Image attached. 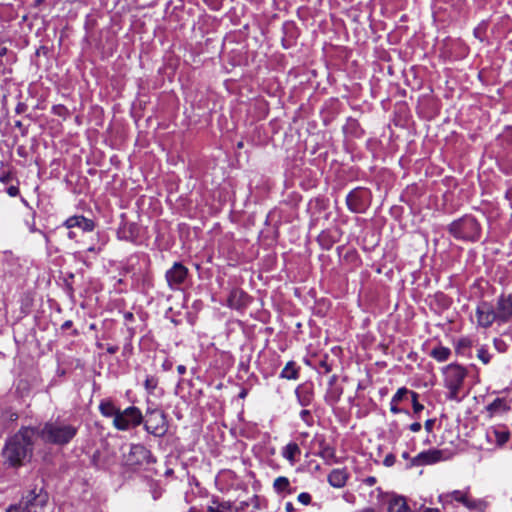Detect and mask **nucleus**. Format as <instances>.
Wrapping results in <instances>:
<instances>
[{
  "mask_svg": "<svg viewBox=\"0 0 512 512\" xmlns=\"http://www.w3.org/2000/svg\"><path fill=\"white\" fill-rule=\"evenodd\" d=\"M471 495L469 490H454L452 492L444 493L439 496L440 501L445 504H450L453 501L462 504L466 507Z\"/></svg>",
  "mask_w": 512,
  "mask_h": 512,
  "instance_id": "17",
  "label": "nucleus"
},
{
  "mask_svg": "<svg viewBox=\"0 0 512 512\" xmlns=\"http://www.w3.org/2000/svg\"><path fill=\"white\" fill-rule=\"evenodd\" d=\"M35 429L37 437L44 442L60 446L68 444L78 432V427L62 420L46 422Z\"/></svg>",
  "mask_w": 512,
  "mask_h": 512,
  "instance_id": "2",
  "label": "nucleus"
},
{
  "mask_svg": "<svg viewBox=\"0 0 512 512\" xmlns=\"http://www.w3.org/2000/svg\"><path fill=\"white\" fill-rule=\"evenodd\" d=\"M48 493L43 487H34L27 491L19 504L28 512H44L48 505Z\"/></svg>",
  "mask_w": 512,
  "mask_h": 512,
  "instance_id": "4",
  "label": "nucleus"
},
{
  "mask_svg": "<svg viewBox=\"0 0 512 512\" xmlns=\"http://www.w3.org/2000/svg\"><path fill=\"white\" fill-rule=\"evenodd\" d=\"M107 351L110 353V354H114L116 351H117V348L116 347H109L107 349Z\"/></svg>",
  "mask_w": 512,
  "mask_h": 512,
  "instance_id": "52",
  "label": "nucleus"
},
{
  "mask_svg": "<svg viewBox=\"0 0 512 512\" xmlns=\"http://www.w3.org/2000/svg\"><path fill=\"white\" fill-rule=\"evenodd\" d=\"M88 251H90V252H94V251H95V248H94V247H90V248H88Z\"/></svg>",
  "mask_w": 512,
  "mask_h": 512,
  "instance_id": "60",
  "label": "nucleus"
},
{
  "mask_svg": "<svg viewBox=\"0 0 512 512\" xmlns=\"http://www.w3.org/2000/svg\"><path fill=\"white\" fill-rule=\"evenodd\" d=\"M30 231H31V232H36V231H37V229L35 228V226H34V225H32V226L30 227Z\"/></svg>",
  "mask_w": 512,
  "mask_h": 512,
  "instance_id": "56",
  "label": "nucleus"
},
{
  "mask_svg": "<svg viewBox=\"0 0 512 512\" xmlns=\"http://www.w3.org/2000/svg\"><path fill=\"white\" fill-rule=\"evenodd\" d=\"M466 508L470 511L484 512L487 508V502L483 499H476L471 496Z\"/></svg>",
  "mask_w": 512,
  "mask_h": 512,
  "instance_id": "28",
  "label": "nucleus"
},
{
  "mask_svg": "<svg viewBox=\"0 0 512 512\" xmlns=\"http://www.w3.org/2000/svg\"><path fill=\"white\" fill-rule=\"evenodd\" d=\"M394 461H395L394 456L390 454L385 457L384 464L389 467L394 464Z\"/></svg>",
  "mask_w": 512,
  "mask_h": 512,
  "instance_id": "44",
  "label": "nucleus"
},
{
  "mask_svg": "<svg viewBox=\"0 0 512 512\" xmlns=\"http://www.w3.org/2000/svg\"><path fill=\"white\" fill-rule=\"evenodd\" d=\"M245 394H246L245 392H242V393L240 394V396H241V397H244V396H245Z\"/></svg>",
  "mask_w": 512,
  "mask_h": 512,
  "instance_id": "62",
  "label": "nucleus"
},
{
  "mask_svg": "<svg viewBox=\"0 0 512 512\" xmlns=\"http://www.w3.org/2000/svg\"><path fill=\"white\" fill-rule=\"evenodd\" d=\"M63 226L67 229L79 228L83 232H92L95 229V222L83 215H73L64 221Z\"/></svg>",
  "mask_w": 512,
  "mask_h": 512,
  "instance_id": "15",
  "label": "nucleus"
},
{
  "mask_svg": "<svg viewBox=\"0 0 512 512\" xmlns=\"http://www.w3.org/2000/svg\"><path fill=\"white\" fill-rule=\"evenodd\" d=\"M21 201L23 202L24 205L28 206V202L24 198H22Z\"/></svg>",
  "mask_w": 512,
  "mask_h": 512,
  "instance_id": "58",
  "label": "nucleus"
},
{
  "mask_svg": "<svg viewBox=\"0 0 512 512\" xmlns=\"http://www.w3.org/2000/svg\"><path fill=\"white\" fill-rule=\"evenodd\" d=\"M16 126L20 127V126H21V122H20V121H17V122H16Z\"/></svg>",
  "mask_w": 512,
  "mask_h": 512,
  "instance_id": "61",
  "label": "nucleus"
},
{
  "mask_svg": "<svg viewBox=\"0 0 512 512\" xmlns=\"http://www.w3.org/2000/svg\"><path fill=\"white\" fill-rule=\"evenodd\" d=\"M6 192L11 197H16L19 195V188L16 185H11L6 189Z\"/></svg>",
  "mask_w": 512,
  "mask_h": 512,
  "instance_id": "39",
  "label": "nucleus"
},
{
  "mask_svg": "<svg viewBox=\"0 0 512 512\" xmlns=\"http://www.w3.org/2000/svg\"><path fill=\"white\" fill-rule=\"evenodd\" d=\"M475 316L477 320V326L481 328H489L493 323H498V317L495 313L494 305L488 301H481L478 303Z\"/></svg>",
  "mask_w": 512,
  "mask_h": 512,
  "instance_id": "9",
  "label": "nucleus"
},
{
  "mask_svg": "<svg viewBox=\"0 0 512 512\" xmlns=\"http://www.w3.org/2000/svg\"><path fill=\"white\" fill-rule=\"evenodd\" d=\"M498 324L508 323L512 319V294H501L494 306Z\"/></svg>",
  "mask_w": 512,
  "mask_h": 512,
  "instance_id": "13",
  "label": "nucleus"
},
{
  "mask_svg": "<svg viewBox=\"0 0 512 512\" xmlns=\"http://www.w3.org/2000/svg\"><path fill=\"white\" fill-rule=\"evenodd\" d=\"M472 344H473L472 339H470L469 337H462L457 341L456 350L464 351V350L470 348L472 346Z\"/></svg>",
  "mask_w": 512,
  "mask_h": 512,
  "instance_id": "34",
  "label": "nucleus"
},
{
  "mask_svg": "<svg viewBox=\"0 0 512 512\" xmlns=\"http://www.w3.org/2000/svg\"><path fill=\"white\" fill-rule=\"evenodd\" d=\"M337 381V376L336 375H332L329 379V386L330 387H334L335 383Z\"/></svg>",
  "mask_w": 512,
  "mask_h": 512,
  "instance_id": "48",
  "label": "nucleus"
},
{
  "mask_svg": "<svg viewBox=\"0 0 512 512\" xmlns=\"http://www.w3.org/2000/svg\"><path fill=\"white\" fill-rule=\"evenodd\" d=\"M429 355L438 362H445L451 356V350L448 347L438 345L431 350Z\"/></svg>",
  "mask_w": 512,
  "mask_h": 512,
  "instance_id": "24",
  "label": "nucleus"
},
{
  "mask_svg": "<svg viewBox=\"0 0 512 512\" xmlns=\"http://www.w3.org/2000/svg\"><path fill=\"white\" fill-rule=\"evenodd\" d=\"M402 457H403L404 459H410V456H409V453H408V452H403V453H402Z\"/></svg>",
  "mask_w": 512,
  "mask_h": 512,
  "instance_id": "54",
  "label": "nucleus"
},
{
  "mask_svg": "<svg viewBox=\"0 0 512 512\" xmlns=\"http://www.w3.org/2000/svg\"><path fill=\"white\" fill-rule=\"evenodd\" d=\"M151 458V452L142 444H131L129 452L124 454V462L130 467L149 463Z\"/></svg>",
  "mask_w": 512,
  "mask_h": 512,
  "instance_id": "10",
  "label": "nucleus"
},
{
  "mask_svg": "<svg viewBox=\"0 0 512 512\" xmlns=\"http://www.w3.org/2000/svg\"><path fill=\"white\" fill-rule=\"evenodd\" d=\"M72 326V321H65L62 325V329H69Z\"/></svg>",
  "mask_w": 512,
  "mask_h": 512,
  "instance_id": "50",
  "label": "nucleus"
},
{
  "mask_svg": "<svg viewBox=\"0 0 512 512\" xmlns=\"http://www.w3.org/2000/svg\"><path fill=\"white\" fill-rule=\"evenodd\" d=\"M320 365L325 370L326 373H329L331 371V366L327 362L322 361Z\"/></svg>",
  "mask_w": 512,
  "mask_h": 512,
  "instance_id": "45",
  "label": "nucleus"
},
{
  "mask_svg": "<svg viewBox=\"0 0 512 512\" xmlns=\"http://www.w3.org/2000/svg\"><path fill=\"white\" fill-rule=\"evenodd\" d=\"M285 509H286L287 512H292L294 510L293 504L290 503V502L286 503Z\"/></svg>",
  "mask_w": 512,
  "mask_h": 512,
  "instance_id": "51",
  "label": "nucleus"
},
{
  "mask_svg": "<svg viewBox=\"0 0 512 512\" xmlns=\"http://www.w3.org/2000/svg\"><path fill=\"white\" fill-rule=\"evenodd\" d=\"M9 180H10V175L9 174H5V175L0 176V181L3 182V183H7Z\"/></svg>",
  "mask_w": 512,
  "mask_h": 512,
  "instance_id": "49",
  "label": "nucleus"
},
{
  "mask_svg": "<svg viewBox=\"0 0 512 512\" xmlns=\"http://www.w3.org/2000/svg\"><path fill=\"white\" fill-rule=\"evenodd\" d=\"M376 482H377V479L374 476H368L363 479V483L368 487L374 486L376 484Z\"/></svg>",
  "mask_w": 512,
  "mask_h": 512,
  "instance_id": "42",
  "label": "nucleus"
},
{
  "mask_svg": "<svg viewBox=\"0 0 512 512\" xmlns=\"http://www.w3.org/2000/svg\"><path fill=\"white\" fill-rule=\"evenodd\" d=\"M273 489L276 493L290 492V481L287 477L279 476L273 482Z\"/></svg>",
  "mask_w": 512,
  "mask_h": 512,
  "instance_id": "27",
  "label": "nucleus"
},
{
  "mask_svg": "<svg viewBox=\"0 0 512 512\" xmlns=\"http://www.w3.org/2000/svg\"><path fill=\"white\" fill-rule=\"evenodd\" d=\"M301 453V450L297 443L290 442L288 443L281 452V455L283 458L289 461L291 465H294L297 461V456H299Z\"/></svg>",
  "mask_w": 512,
  "mask_h": 512,
  "instance_id": "21",
  "label": "nucleus"
},
{
  "mask_svg": "<svg viewBox=\"0 0 512 512\" xmlns=\"http://www.w3.org/2000/svg\"><path fill=\"white\" fill-rule=\"evenodd\" d=\"M21 201L23 202L24 205L28 206V202L24 198H22Z\"/></svg>",
  "mask_w": 512,
  "mask_h": 512,
  "instance_id": "57",
  "label": "nucleus"
},
{
  "mask_svg": "<svg viewBox=\"0 0 512 512\" xmlns=\"http://www.w3.org/2000/svg\"><path fill=\"white\" fill-rule=\"evenodd\" d=\"M300 418L309 426L312 425L313 423V417L311 415V412L307 409H303L300 412Z\"/></svg>",
  "mask_w": 512,
  "mask_h": 512,
  "instance_id": "36",
  "label": "nucleus"
},
{
  "mask_svg": "<svg viewBox=\"0 0 512 512\" xmlns=\"http://www.w3.org/2000/svg\"><path fill=\"white\" fill-rule=\"evenodd\" d=\"M74 236H75L74 232L70 231V232H69V234H68V237H69L70 239H73V238H74Z\"/></svg>",
  "mask_w": 512,
  "mask_h": 512,
  "instance_id": "55",
  "label": "nucleus"
},
{
  "mask_svg": "<svg viewBox=\"0 0 512 512\" xmlns=\"http://www.w3.org/2000/svg\"><path fill=\"white\" fill-rule=\"evenodd\" d=\"M145 430L155 437H163L168 431V423L164 412L148 409L146 412Z\"/></svg>",
  "mask_w": 512,
  "mask_h": 512,
  "instance_id": "6",
  "label": "nucleus"
},
{
  "mask_svg": "<svg viewBox=\"0 0 512 512\" xmlns=\"http://www.w3.org/2000/svg\"><path fill=\"white\" fill-rule=\"evenodd\" d=\"M188 268L180 262H175L165 273V279L171 290H180L188 277Z\"/></svg>",
  "mask_w": 512,
  "mask_h": 512,
  "instance_id": "11",
  "label": "nucleus"
},
{
  "mask_svg": "<svg viewBox=\"0 0 512 512\" xmlns=\"http://www.w3.org/2000/svg\"><path fill=\"white\" fill-rule=\"evenodd\" d=\"M158 386V378L155 376H147L144 382V387L149 394H152Z\"/></svg>",
  "mask_w": 512,
  "mask_h": 512,
  "instance_id": "32",
  "label": "nucleus"
},
{
  "mask_svg": "<svg viewBox=\"0 0 512 512\" xmlns=\"http://www.w3.org/2000/svg\"><path fill=\"white\" fill-rule=\"evenodd\" d=\"M297 500L303 505H309L311 503L312 497L307 492H302L298 495Z\"/></svg>",
  "mask_w": 512,
  "mask_h": 512,
  "instance_id": "37",
  "label": "nucleus"
},
{
  "mask_svg": "<svg viewBox=\"0 0 512 512\" xmlns=\"http://www.w3.org/2000/svg\"><path fill=\"white\" fill-rule=\"evenodd\" d=\"M477 357H478L479 360L482 361L483 364H488L490 362V359H491L490 353L484 347H481V348L478 349Z\"/></svg>",
  "mask_w": 512,
  "mask_h": 512,
  "instance_id": "35",
  "label": "nucleus"
},
{
  "mask_svg": "<svg viewBox=\"0 0 512 512\" xmlns=\"http://www.w3.org/2000/svg\"><path fill=\"white\" fill-rule=\"evenodd\" d=\"M177 371L180 375H184L186 373V367L184 365H178Z\"/></svg>",
  "mask_w": 512,
  "mask_h": 512,
  "instance_id": "47",
  "label": "nucleus"
},
{
  "mask_svg": "<svg viewBox=\"0 0 512 512\" xmlns=\"http://www.w3.org/2000/svg\"><path fill=\"white\" fill-rule=\"evenodd\" d=\"M250 303V296L240 288H234L230 291L227 305L236 310L244 309Z\"/></svg>",
  "mask_w": 512,
  "mask_h": 512,
  "instance_id": "16",
  "label": "nucleus"
},
{
  "mask_svg": "<svg viewBox=\"0 0 512 512\" xmlns=\"http://www.w3.org/2000/svg\"><path fill=\"white\" fill-rule=\"evenodd\" d=\"M164 370H170L172 368V362L166 360L162 365Z\"/></svg>",
  "mask_w": 512,
  "mask_h": 512,
  "instance_id": "46",
  "label": "nucleus"
},
{
  "mask_svg": "<svg viewBox=\"0 0 512 512\" xmlns=\"http://www.w3.org/2000/svg\"><path fill=\"white\" fill-rule=\"evenodd\" d=\"M207 512H234L229 502H213V505L209 506Z\"/></svg>",
  "mask_w": 512,
  "mask_h": 512,
  "instance_id": "29",
  "label": "nucleus"
},
{
  "mask_svg": "<svg viewBox=\"0 0 512 512\" xmlns=\"http://www.w3.org/2000/svg\"><path fill=\"white\" fill-rule=\"evenodd\" d=\"M295 394L298 403L303 407L309 406L313 401V389L309 384L299 385L295 390Z\"/></svg>",
  "mask_w": 512,
  "mask_h": 512,
  "instance_id": "19",
  "label": "nucleus"
},
{
  "mask_svg": "<svg viewBox=\"0 0 512 512\" xmlns=\"http://www.w3.org/2000/svg\"><path fill=\"white\" fill-rule=\"evenodd\" d=\"M436 419H428L425 421L424 428L428 433H431L435 425Z\"/></svg>",
  "mask_w": 512,
  "mask_h": 512,
  "instance_id": "40",
  "label": "nucleus"
},
{
  "mask_svg": "<svg viewBox=\"0 0 512 512\" xmlns=\"http://www.w3.org/2000/svg\"><path fill=\"white\" fill-rule=\"evenodd\" d=\"M36 437L35 428L24 427L7 440L3 454L11 465H20L31 456Z\"/></svg>",
  "mask_w": 512,
  "mask_h": 512,
  "instance_id": "1",
  "label": "nucleus"
},
{
  "mask_svg": "<svg viewBox=\"0 0 512 512\" xmlns=\"http://www.w3.org/2000/svg\"><path fill=\"white\" fill-rule=\"evenodd\" d=\"M346 203L350 211L363 213L370 205V191L365 188H355L346 197Z\"/></svg>",
  "mask_w": 512,
  "mask_h": 512,
  "instance_id": "8",
  "label": "nucleus"
},
{
  "mask_svg": "<svg viewBox=\"0 0 512 512\" xmlns=\"http://www.w3.org/2000/svg\"><path fill=\"white\" fill-rule=\"evenodd\" d=\"M449 233L457 240L476 242L481 236V226L475 217L464 215L448 226Z\"/></svg>",
  "mask_w": 512,
  "mask_h": 512,
  "instance_id": "3",
  "label": "nucleus"
},
{
  "mask_svg": "<svg viewBox=\"0 0 512 512\" xmlns=\"http://www.w3.org/2000/svg\"><path fill=\"white\" fill-rule=\"evenodd\" d=\"M7 53V48L3 47L0 49V57L4 56Z\"/></svg>",
  "mask_w": 512,
  "mask_h": 512,
  "instance_id": "53",
  "label": "nucleus"
},
{
  "mask_svg": "<svg viewBox=\"0 0 512 512\" xmlns=\"http://www.w3.org/2000/svg\"><path fill=\"white\" fill-rule=\"evenodd\" d=\"M388 512H411L404 497L395 496L388 503Z\"/></svg>",
  "mask_w": 512,
  "mask_h": 512,
  "instance_id": "22",
  "label": "nucleus"
},
{
  "mask_svg": "<svg viewBox=\"0 0 512 512\" xmlns=\"http://www.w3.org/2000/svg\"><path fill=\"white\" fill-rule=\"evenodd\" d=\"M410 396L412 401L413 414L418 417L420 412L424 409V406L418 402V394L416 392L412 391Z\"/></svg>",
  "mask_w": 512,
  "mask_h": 512,
  "instance_id": "33",
  "label": "nucleus"
},
{
  "mask_svg": "<svg viewBox=\"0 0 512 512\" xmlns=\"http://www.w3.org/2000/svg\"><path fill=\"white\" fill-rule=\"evenodd\" d=\"M143 420L142 413L139 408L130 406L123 411H119L113 419V424L116 429L125 431L132 427H136L141 424Z\"/></svg>",
  "mask_w": 512,
  "mask_h": 512,
  "instance_id": "7",
  "label": "nucleus"
},
{
  "mask_svg": "<svg viewBox=\"0 0 512 512\" xmlns=\"http://www.w3.org/2000/svg\"><path fill=\"white\" fill-rule=\"evenodd\" d=\"M445 386L450 391V398H457L458 392L462 387L466 377V370L458 364H449L443 370Z\"/></svg>",
  "mask_w": 512,
  "mask_h": 512,
  "instance_id": "5",
  "label": "nucleus"
},
{
  "mask_svg": "<svg viewBox=\"0 0 512 512\" xmlns=\"http://www.w3.org/2000/svg\"><path fill=\"white\" fill-rule=\"evenodd\" d=\"M342 395V388L330 387L325 395V399L329 404H335Z\"/></svg>",
  "mask_w": 512,
  "mask_h": 512,
  "instance_id": "30",
  "label": "nucleus"
},
{
  "mask_svg": "<svg viewBox=\"0 0 512 512\" xmlns=\"http://www.w3.org/2000/svg\"><path fill=\"white\" fill-rule=\"evenodd\" d=\"M411 392L412 391L407 389L406 387H401L393 395L392 400H394V402H396L397 404H400L404 400L408 399V396H410Z\"/></svg>",
  "mask_w": 512,
  "mask_h": 512,
  "instance_id": "31",
  "label": "nucleus"
},
{
  "mask_svg": "<svg viewBox=\"0 0 512 512\" xmlns=\"http://www.w3.org/2000/svg\"><path fill=\"white\" fill-rule=\"evenodd\" d=\"M6 512H28L27 510H24V508L18 503L11 505Z\"/></svg>",
  "mask_w": 512,
  "mask_h": 512,
  "instance_id": "41",
  "label": "nucleus"
},
{
  "mask_svg": "<svg viewBox=\"0 0 512 512\" xmlns=\"http://www.w3.org/2000/svg\"><path fill=\"white\" fill-rule=\"evenodd\" d=\"M421 428H422V425L418 421H416V422H414V423L409 425L410 431L415 432V433L419 432L421 430Z\"/></svg>",
  "mask_w": 512,
  "mask_h": 512,
  "instance_id": "43",
  "label": "nucleus"
},
{
  "mask_svg": "<svg viewBox=\"0 0 512 512\" xmlns=\"http://www.w3.org/2000/svg\"><path fill=\"white\" fill-rule=\"evenodd\" d=\"M390 411L393 413V414H399V413H406V414H409L408 411H405L401 408H399V404H397L396 402H394V400L391 399V402H390Z\"/></svg>",
  "mask_w": 512,
  "mask_h": 512,
  "instance_id": "38",
  "label": "nucleus"
},
{
  "mask_svg": "<svg viewBox=\"0 0 512 512\" xmlns=\"http://www.w3.org/2000/svg\"><path fill=\"white\" fill-rule=\"evenodd\" d=\"M486 438L492 444L502 447L510 439V431L505 426H492L487 429Z\"/></svg>",
  "mask_w": 512,
  "mask_h": 512,
  "instance_id": "14",
  "label": "nucleus"
},
{
  "mask_svg": "<svg viewBox=\"0 0 512 512\" xmlns=\"http://www.w3.org/2000/svg\"><path fill=\"white\" fill-rule=\"evenodd\" d=\"M280 377L287 380H296L299 377V367L294 361H289L280 373Z\"/></svg>",
  "mask_w": 512,
  "mask_h": 512,
  "instance_id": "23",
  "label": "nucleus"
},
{
  "mask_svg": "<svg viewBox=\"0 0 512 512\" xmlns=\"http://www.w3.org/2000/svg\"><path fill=\"white\" fill-rule=\"evenodd\" d=\"M99 410L103 416L113 417V419H115L116 414L120 411L111 401H102L99 405Z\"/></svg>",
  "mask_w": 512,
  "mask_h": 512,
  "instance_id": "26",
  "label": "nucleus"
},
{
  "mask_svg": "<svg viewBox=\"0 0 512 512\" xmlns=\"http://www.w3.org/2000/svg\"><path fill=\"white\" fill-rule=\"evenodd\" d=\"M446 459L445 452L439 449H428L418 453L415 457L410 459V466H426L433 465Z\"/></svg>",
  "mask_w": 512,
  "mask_h": 512,
  "instance_id": "12",
  "label": "nucleus"
},
{
  "mask_svg": "<svg viewBox=\"0 0 512 512\" xmlns=\"http://www.w3.org/2000/svg\"><path fill=\"white\" fill-rule=\"evenodd\" d=\"M318 455L328 464L336 462L335 449L324 442L320 445Z\"/></svg>",
  "mask_w": 512,
  "mask_h": 512,
  "instance_id": "25",
  "label": "nucleus"
},
{
  "mask_svg": "<svg viewBox=\"0 0 512 512\" xmlns=\"http://www.w3.org/2000/svg\"><path fill=\"white\" fill-rule=\"evenodd\" d=\"M509 410L510 403L505 398H496L493 402L486 406V412L489 418L503 415Z\"/></svg>",
  "mask_w": 512,
  "mask_h": 512,
  "instance_id": "18",
  "label": "nucleus"
},
{
  "mask_svg": "<svg viewBox=\"0 0 512 512\" xmlns=\"http://www.w3.org/2000/svg\"><path fill=\"white\" fill-rule=\"evenodd\" d=\"M348 473L344 469H334L328 475V482L334 488H342L346 485Z\"/></svg>",
  "mask_w": 512,
  "mask_h": 512,
  "instance_id": "20",
  "label": "nucleus"
},
{
  "mask_svg": "<svg viewBox=\"0 0 512 512\" xmlns=\"http://www.w3.org/2000/svg\"><path fill=\"white\" fill-rule=\"evenodd\" d=\"M426 512H439V511L435 510V509H428Z\"/></svg>",
  "mask_w": 512,
  "mask_h": 512,
  "instance_id": "59",
  "label": "nucleus"
}]
</instances>
